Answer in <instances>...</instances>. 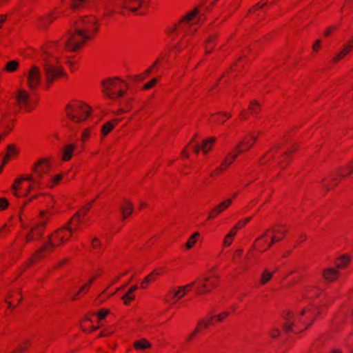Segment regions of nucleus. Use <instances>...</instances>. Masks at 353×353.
Segmentation results:
<instances>
[{"mask_svg":"<svg viewBox=\"0 0 353 353\" xmlns=\"http://www.w3.org/2000/svg\"><path fill=\"white\" fill-rule=\"evenodd\" d=\"M294 314L288 312L285 316L286 323L283 325V330L285 332H301L306 330L315 319L314 308L303 309L296 319H293Z\"/></svg>","mask_w":353,"mask_h":353,"instance_id":"obj_1","label":"nucleus"},{"mask_svg":"<svg viewBox=\"0 0 353 353\" xmlns=\"http://www.w3.org/2000/svg\"><path fill=\"white\" fill-rule=\"evenodd\" d=\"M298 148L296 144H293L285 151H281L277 146H274L261 157L259 165H263L272 160H276L280 169L284 170L291 162L290 155L294 153Z\"/></svg>","mask_w":353,"mask_h":353,"instance_id":"obj_2","label":"nucleus"},{"mask_svg":"<svg viewBox=\"0 0 353 353\" xmlns=\"http://www.w3.org/2000/svg\"><path fill=\"white\" fill-rule=\"evenodd\" d=\"M83 221L82 219L74 214L65 225L52 233V238L56 243H61V245L65 243L72 237L73 234L78 230Z\"/></svg>","mask_w":353,"mask_h":353,"instance_id":"obj_3","label":"nucleus"},{"mask_svg":"<svg viewBox=\"0 0 353 353\" xmlns=\"http://www.w3.org/2000/svg\"><path fill=\"white\" fill-rule=\"evenodd\" d=\"M67 117L75 123L85 121L92 112L91 108L84 102L80 101H72L65 107Z\"/></svg>","mask_w":353,"mask_h":353,"instance_id":"obj_4","label":"nucleus"},{"mask_svg":"<svg viewBox=\"0 0 353 353\" xmlns=\"http://www.w3.org/2000/svg\"><path fill=\"white\" fill-rule=\"evenodd\" d=\"M199 12V8H195L192 11L188 12L178 23L168 27L166 30L167 33L171 34L174 32H182L183 30L195 32L196 28L193 25L196 21Z\"/></svg>","mask_w":353,"mask_h":353,"instance_id":"obj_5","label":"nucleus"},{"mask_svg":"<svg viewBox=\"0 0 353 353\" xmlns=\"http://www.w3.org/2000/svg\"><path fill=\"white\" fill-rule=\"evenodd\" d=\"M127 90V83L119 78L108 79L103 81V91L111 99L124 96Z\"/></svg>","mask_w":353,"mask_h":353,"instance_id":"obj_6","label":"nucleus"},{"mask_svg":"<svg viewBox=\"0 0 353 353\" xmlns=\"http://www.w3.org/2000/svg\"><path fill=\"white\" fill-rule=\"evenodd\" d=\"M353 172V159L350 161L347 165L341 166L334 172L331 173L328 176L322 181L323 186L330 190L336 187L341 181Z\"/></svg>","mask_w":353,"mask_h":353,"instance_id":"obj_7","label":"nucleus"},{"mask_svg":"<svg viewBox=\"0 0 353 353\" xmlns=\"http://www.w3.org/2000/svg\"><path fill=\"white\" fill-rule=\"evenodd\" d=\"M75 26L90 40L97 36L100 24L96 17L90 15L78 19Z\"/></svg>","mask_w":353,"mask_h":353,"instance_id":"obj_8","label":"nucleus"},{"mask_svg":"<svg viewBox=\"0 0 353 353\" xmlns=\"http://www.w3.org/2000/svg\"><path fill=\"white\" fill-rule=\"evenodd\" d=\"M16 105L26 112L33 111L38 104L37 98L30 95L27 90L19 89L15 94Z\"/></svg>","mask_w":353,"mask_h":353,"instance_id":"obj_9","label":"nucleus"},{"mask_svg":"<svg viewBox=\"0 0 353 353\" xmlns=\"http://www.w3.org/2000/svg\"><path fill=\"white\" fill-rule=\"evenodd\" d=\"M61 243H56L52 238V234L49 236L48 240L43 245L36 251L32 257L26 262V266L30 267L44 259L47 255L52 253L55 248L61 245Z\"/></svg>","mask_w":353,"mask_h":353,"instance_id":"obj_10","label":"nucleus"},{"mask_svg":"<svg viewBox=\"0 0 353 353\" xmlns=\"http://www.w3.org/2000/svg\"><path fill=\"white\" fill-rule=\"evenodd\" d=\"M61 243H56L52 238V234L49 236L48 240L43 245L36 251L32 257L26 262V266L30 267L44 259L47 255L52 253L55 248L61 245Z\"/></svg>","mask_w":353,"mask_h":353,"instance_id":"obj_11","label":"nucleus"},{"mask_svg":"<svg viewBox=\"0 0 353 353\" xmlns=\"http://www.w3.org/2000/svg\"><path fill=\"white\" fill-rule=\"evenodd\" d=\"M195 282L188 283L183 286H173L165 294L164 300L167 303L174 304L190 292Z\"/></svg>","mask_w":353,"mask_h":353,"instance_id":"obj_12","label":"nucleus"},{"mask_svg":"<svg viewBox=\"0 0 353 353\" xmlns=\"http://www.w3.org/2000/svg\"><path fill=\"white\" fill-rule=\"evenodd\" d=\"M89 39L76 27V29L69 34L65 44V48L70 52H76L83 48Z\"/></svg>","mask_w":353,"mask_h":353,"instance_id":"obj_13","label":"nucleus"},{"mask_svg":"<svg viewBox=\"0 0 353 353\" xmlns=\"http://www.w3.org/2000/svg\"><path fill=\"white\" fill-rule=\"evenodd\" d=\"M46 89H49L52 83L66 75L61 66L53 65L50 63H46L44 65Z\"/></svg>","mask_w":353,"mask_h":353,"instance_id":"obj_14","label":"nucleus"},{"mask_svg":"<svg viewBox=\"0 0 353 353\" xmlns=\"http://www.w3.org/2000/svg\"><path fill=\"white\" fill-rule=\"evenodd\" d=\"M52 165L48 158L43 157L37 160L32 167V175L34 179L42 182L43 178L51 170Z\"/></svg>","mask_w":353,"mask_h":353,"instance_id":"obj_15","label":"nucleus"},{"mask_svg":"<svg viewBox=\"0 0 353 353\" xmlns=\"http://www.w3.org/2000/svg\"><path fill=\"white\" fill-rule=\"evenodd\" d=\"M259 137L258 132H250L245 134L236 144L234 150L240 155L252 149Z\"/></svg>","mask_w":353,"mask_h":353,"instance_id":"obj_16","label":"nucleus"},{"mask_svg":"<svg viewBox=\"0 0 353 353\" xmlns=\"http://www.w3.org/2000/svg\"><path fill=\"white\" fill-rule=\"evenodd\" d=\"M27 86L32 92L35 91L40 85L41 81V73L40 69L36 66H32L27 74Z\"/></svg>","mask_w":353,"mask_h":353,"instance_id":"obj_17","label":"nucleus"},{"mask_svg":"<svg viewBox=\"0 0 353 353\" xmlns=\"http://www.w3.org/2000/svg\"><path fill=\"white\" fill-rule=\"evenodd\" d=\"M48 221V219H46L34 225L27 234L25 238L26 243L39 240L43 236Z\"/></svg>","mask_w":353,"mask_h":353,"instance_id":"obj_18","label":"nucleus"},{"mask_svg":"<svg viewBox=\"0 0 353 353\" xmlns=\"http://www.w3.org/2000/svg\"><path fill=\"white\" fill-rule=\"evenodd\" d=\"M219 284V277L216 275H211L205 277L199 283L197 288L198 294H204L212 291Z\"/></svg>","mask_w":353,"mask_h":353,"instance_id":"obj_19","label":"nucleus"},{"mask_svg":"<svg viewBox=\"0 0 353 353\" xmlns=\"http://www.w3.org/2000/svg\"><path fill=\"white\" fill-rule=\"evenodd\" d=\"M273 244L274 243H272V240L270 237V232L267 230L263 234L255 240L254 248L257 251L263 252L270 248Z\"/></svg>","mask_w":353,"mask_h":353,"instance_id":"obj_20","label":"nucleus"},{"mask_svg":"<svg viewBox=\"0 0 353 353\" xmlns=\"http://www.w3.org/2000/svg\"><path fill=\"white\" fill-rule=\"evenodd\" d=\"M101 275L99 272L97 274H95L92 277H91L76 293L68 294V298L72 301H75L80 299L84 294L88 293L90 288L91 287L93 282Z\"/></svg>","mask_w":353,"mask_h":353,"instance_id":"obj_21","label":"nucleus"},{"mask_svg":"<svg viewBox=\"0 0 353 353\" xmlns=\"http://www.w3.org/2000/svg\"><path fill=\"white\" fill-rule=\"evenodd\" d=\"M321 276L325 282L334 283L339 279L341 272L334 267H327L321 270Z\"/></svg>","mask_w":353,"mask_h":353,"instance_id":"obj_22","label":"nucleus"},{"mask_svg":"<svg viewBox=\"0 0 353 353\" xmlns=\"http://www.w3.org/2000/svg\"><path fill=\"white\" fill-rule=\"evenodd\" d=\"M268 230L270 232V237L272 240V243L274 244L283 240L288 231V228L283 225L278 226L273 229H269Z\"/></svg>","mask_w":353,"mask_h":353,"instance_id":"obj_23","label":"nucleus"},{"mask_svg":"<svg viewBox=\"0 0 353 353\" xmlns=\"http://www.w3.org/2000/svg\"><path fill=\"white\" fill-rule=\"evenodd\" d=\"M215 141H216V138L210 137V138L203 141L201 145H194L192 146L193 152L196 154H199V152L200 151H202L204 154H207L212 150Z\"/></svg>","mask_w":353,"mask_h":353,"instance_id":"obj_24","label":"nucleus"},{"mask_svg":"<svg viewBox=\"0 0 353 353\" xmlns=\"http://www.w3.org/2000/svg\"><path fill=\"white\" fill-rule=\"evenodd\" d=\"M352 257L349 254H342L334 260V268L340 272V270H346L350 265Z\"/></svg>","mask_w":353,"mask_h":353,"instance_id":"obj_25","label":"nucleus"},{"mask_svg":"<svg viewBox=\"0 0 353 353\" xmlns=\"http://www.w3.org/2000/svg\"><path fill=\"white\" fill-rule=\"evenodd\" d=\"M60 14L57 11H53L48 14L41 17L38 20V26L41 28H46L54 20H56Z\"/></svg>","mask_w":353,"mask_h":353,"instance_id":"obj_26","label":"nucleus"},{"mask_svg":"<svg viewBox=\"0 0 353 353\" xmlns=\"http://www.w3.org/2000/svg\"><path fill=\"white\" fill-rule=\"evenodd\" d=\"M232 117L230 112H219L211 114L209 121L214 125H222Z\"/></svg>","mask_w":353,"mask_h":353,"instance_id":"obj_27","label":"nucleus"},{"mask_svg":"<svg viewBox=\"0 0 353 353\" xmlns=\"http://www.w3.org/2000/svg\"><path fill=\"white\" fill-rule=\"evenodd\" d=\"M22 299L21 291L20 289H16L11 291L6 298V303L10 307H16Z\"/></svg>","mask_w":353,"mask_h":353,"instance_id":"obj_28","label":"nucleus"},{"mask_svg":"<svg viewBox=\"0 0 353 353\" xmlns=\"http://www.w3.org/2000/svg\"><path fill=\"white\" fill-rule=\"evenodd\" d=\"M164 271L163 269H156L154 270L150 274L145 277V279L141 283V288L146 289L149 284L155 281L157 278L159 276H161L164 274Z\"/></svg>","mask_w":353,"mask_h":353,"instance_id":"obj_29","label":"nucleus"},{"mask_svg":"<svg viewBox=\"0 0 353 353\" xmlns=\"http://www.w3.org/2000/svg\"><path fill=\"white\" fill-rule=\"evenodd\" d=\"M15 123L13 119H9L6 117H3L2 119L0 121V128L3 130L2 132L3 138L6 137L9 133L12 132L14 129Z\"/></svg>","mask_w":353,"mask_h":353,"instance_id":"obj_30","label":"nucleus"},{"mask_svg":"<svg viewBox=\"0 0 353 353\" xmlns=\"http://www.w3.org/2000/svg\"><path fill=\"white\" fill-rule=\"evenodd\" d=\"M76 148L75 143H68L63 146L61 159L63 162L69 161L73 157Z\"/></svg>","mask_w":353,"mask_h":353,"instance_id":"obj_31","label":"nucleus"},{"mask_svg":"<svg viewBox=\"0 0 353 353\" xmlns=\"http://www.w3.org/2000/svg\"><path fill=\"white\" fill-rule=\"evenodd\" d=\"M184 35L181 40L176 45L175 50L176 52H179L182 50L187 48L192 43V40L190 36L192 35L194 32H190L187 30H183Z\"/></svg>","mask_w":353,"mask_h":353,"instance_id":"obj_32","label":"nucleus"},{"mask_svg":"<svg viewBox=\"0 0 353 353\" xmlns=\"http://www.w3.org/2000/svg\"><path fill=\"white\" fill-rule=\"evenodd\" d=\"M134 207L130 201L123 199L120 204V211L122 215V220L128 219L133 212Z\"/></svg>","mask_w":353,"mask_h":353,"instance_id":"obj_33","label":"nucleus"},{"mask_svg":"<svg viewBox=\"0 0 353 353\" xmlns=\"http://www.w3.org/2000/svg\"><path fill=\"white\" fill-rule=\"evenodd\" d=\"M30 179H31L30 175L26 174L21 177L17 178L14 180L13 185L12 186V190L14 196H16L17 197H20L23 196V194L21 193L20 192L21 190V184L23 181Z\"/></svg>","mask_w":353,"mask_h":353,"instance_id":"obj_34","label":"nucleus"},{"mask_svg":"<svg viewBox=\"0 0 353 353\" xmlns=\"http://www.w3.org/2000/svg\"><path fill=\"white\" fill-rule=\"evenodd\" d=\"M123 6L129 10L136 12L141 7H148V4L143 0H125Z\"/></svg>","mask_w":353,"mask_h":353,"instance_id":"obj_35","label":"nucleus"},{"mask_svg":"<svg viewBox=\"0 0 353 353\" xmlns=\"http://www.w3.org/2000/svg\"><path fill=\"white\" fill-rule=\"evenodd\" d=\"M17 154L18 150L14 145L10 144L8 145L6 153L1 165V170L3 169V166L6 165L12 158L17 157Z\"/></svg>","mask_w":353,"mask_h":353,"instance_id":"obj_36","label":"nucleus"},{"mask_svg":"<svg viewBox=\"0 0 353 353\" xmlns=\"http://www.w3.org/2000/svg\"><path fill=\"white\" fill-rule=\"evenodd\" d=\"M239 154L234 149L227 155L225 159L220 165L221 169L225 171L235 161Z\"/></svg>","mask_w":353,"mask_h":353,"instance_id":"obj_37","label":"nucleus"},{"mask_svg":"<svg viewBox=\"0 0 353 353\" xmlns=\"http://www.w3.org/2000/svg\"><path fill=\"white\" fill-rule=\"evenodd\" d=\"M239 154L234 149L227 155L225 159L220 165L221 169L225 171L235 161Z\"/></svg>","mask_w":353,"mask_h":353,"instance_id":"obj_38","label":"nucleus"},{"mask_svg":"<svg viewBox=\"0 0 353 353\" xmlns=\"http://www.w3.org/2000/svg\"><path fill=\"white\" fill-rule=\"evenodd\" d=\"M323 292V290L315 285L307 286L305 289V295L308 299L319 297Z\"/></svg>","mask_w":353,"mask_h":353,"instance_id":"obj_39","label":"nucleus"},{"mask_svg":"<svg viewBox=\"0 0 353 353\" xmlns=\"http://www.w3.org/2000/svg\"><path fill=\"white\" fill-rule=\"evenodd\" d=\"M119 119H112L105 122L101 127V134L108 135L119 123Z\"/></svg>","mask_w":353,"mask_h":353,"instance_id":"obj_40","label":"nucleus"},{"mask_svg":"<svg viewBox=\"0 0 353 353\" xmlns=\"http://www.w3.org/2000/svg\"><path fill=\"white\" fill-rule=\"evenodd\" d=\"M276 272V270L270 271L268 268L264 269L261 272L259 278V284L261 285H264L268 283L272 279L273 275Z\"/></svg>","mask_w":353,"mask_h":353,"instance_id":"obj_41","label":"nucleus"},{"mask_svg":"<svg viewBox=\"0 0 353 353\" xmlns=\"http://www.w3.org/2000/svg\"><path fill=\"white\" fill-rule=\"evenodd\" d=\"M93 130H94V128L92 127H88V128H85L82 131V132L81 134V137H80V141L82 143V145L81 146V151L84 150L85 143H87L90 140V139L92 134Z\"/></svg>","mask_w":353,"mask_h":353,"instance_id":"obj_42","label":"nucleus"},{"mask_svg":"<svg viewBox=\"0 0 353 353\" xmlns=\"http://www.w3.org/2000/svg\"><path fill=\"white\" fill-rule=\"evenodd\" d=\"M137 290L136 285H132L128 292L122 296V300L125 305H129L135 299L134 292Z\"/></svg>","mask_w":353,"mask_h":353,"instance_id":"obj_43","label":"nucleus"},{"mask_svg":"<svg viewBox=\"0 0 353 353\" xmlns=\"http://www.w3.org/2000/svg\"><path fill=\"white\" fill-rule=\"evenodd\" d=\"M133 347L137 350H145L152 347V343L146 339H141L133 343Z\"/></svg>","mask_w":353,"mask_h":353,"instance_id":"obj_44","label":"nucleus"},{"mask_svg":"<svg viewBox=\"0 0 353 353\" xmlns=\"http://www.w3.org/2000/svg\"><path fill=\"white\" fill-rule=\"evenodd\" d=\"M30 178L31 179L26 180V181L30 182V184L27 189V192L23 194V196H27L31 191L34 190H39L41 188L42 182L34 179V177H33L32 175H30Z\"/></svg>","mask_w":353,"mask_h":353,"instance_id":"obj_45","label":"nucleus"},{"mask_svg":"<svg viewBox=\"0 0 353 353\" xmlns=\"http://www.w3.org/2000/svg\"><path fill=\"white\" fill-rule=\"evenodd\" d=\"M228 316H229V313L228 312H223L216 314V315L208 316V317L212 325H214L218 323L222 322Z\"/></svg>","mask_w":353,"mask_h":353,"instance_id":"obj_46","label":"nucleus"},{"mask_svg":"<svg viewBox=\"0 0 353 353\" xmlns=\"http://www.w3.org/2000/svg\"><path fill=\"white\" fill-rule=\"evenodd\" d=\"M32 346V340L28 339L25 340L18 347L14 349L12 353H25Z\"/></svg>","mask_w":353,"mask_h":353,"instance_id":"obj_47","label":"nucleus"},{"mask_svg":"<svg viewBox=\"0 0 353 353\" xmlns=\"http://www.w3.org/2000/svg\"><path fill=\"white\" fill-rule=\"evenodd\" d=\"M216 35H212L208 38L205 43V52L210 54L213 50L216 43Z\"/></svg>","mask_w":353,"mask_h":353,"instance_id":"obj_48","label":"nucleus"},{"mask_svg":"<svg viewBox=\"0 0 353 353\" xmlns=\"http://www.w3.org/2000/svg\"><path fill=\"white\" fill-rule=\"evenodd\" d=\"M212 326V324L208 316L199 320L195 327V330L200 333L203 330L207 329L208 327Z\"/></svg>","mask_w":353,"mask_h":353,"instance_id":"obj_49","label":"nucleus"},{"mask_svg":"<svg viewBox=\"0 0 353 353\" xmlns=\"http://www.w3.org/2000/svg\"><path fill=\"white\" fill-rule=\"evenodd\" d=\"M261 110V105L256 100H253L250 102L248 110L252 115H257L260 113Z\"/></svg>","mask_w":353,"mask_h":353,"instance_id":"obj_50","label":"nucleus"},{"mask_svg":"<svg viewBox=\"0 0 353 353\" xmlns=\"http://www.w3.org/2000/svg\"><path fill=\"white\" fill-rule=\"evenodd\" d=\"M159 63V60H156L152 65L147 68L141 74L143 79L149 77L151 74L157 73L158 71L157 65Z\"/></svg>","mask_w":353,"mask_h":353,"instance_id":"obj_51","label":"nucleus"},{"mask_svg":"<svg viewBox=\"0 0 353 353\" xmlns=\"http://www.w3.org/2000/svg\"><path fill=\"white\" fill-rule=\"evenodd\" d=\"M200 233L199 232H195L194 233H193L188 239L185 243V248L188 250H190L191 248H192L197 242Z\"/></svg>","mask_w":353,"mask_h":353,"instance_id":"obj_52","label":"nucleus"},{"mask_svg":"<svg viewBox=\"0 0 353 353\" xmlns=\"http://www.w3.org/2000/svg\"><path fill=\"white\" fill-rule=\"evenodd\" d=\"M351 50L345 45L343 48L338 52L332 59V62L336 63L345 57Z\"/></svg>","mask_w":353,"mask_h":353,"instance_id":"obj_53","label":"nucleus"},{"mask_svg":"<svg viewBox=\"0 0 353 353\" xmlns=\"http://www.w3.org/2000/svg\"><path fill=\"white\" fill-rule=\"evenodd\" d=\"M91 321L88 319L83 320L81 323V329L85 332H91L99 328V326L94 327L91 326Z\"/></svg>","mask_w":353,"mask_h":353,"instance_id":"obj_54","label":"nucleus"},{"mask_svg":"<svg viewBox=\"0 0 353 353\" xmlns=\"http://www.w3.org/2000/svg\"><path fill=\"white\" fill-rule=\"evenodd\" d=\"M91 0H71V8L79 9L85 7Z\"/></svg>","mask_w":353,"mask_h":353,"instance_id":"obj_55","label":"nucleus"},{"mask_svg":"<svg viewBox=\"0 0 353 353\" xmlns=\"http://www.w3.org/2000/svg\"><path fill=\"white\" fill-rule=\"evenodd\" d=\"M19 65V63L17 61L12 60V61H8L6 63V65L4 68V70H5V71H6L8 72H15L18 69Z\"/></svg>","mask_w":353,"mask_h":353,"instance_id":"obj_56","label":"nucleus"},{"mask_svg":"<svg viewBox=\"0 0 353 353\" xmlns=\"http://www.w3.org/2000/svg\"><path fill=\"white\" fill-rule=\"evenodd\" d=\"M232 203V199H227L215 205L221 213L225 212Z\"/></svg>","mask_w":353,"mask_h":353,"instance_id":"obj_57","label":"nucleus"},{"mask_svg":"<svg viewBox=\"0 0 353 353\" xmlns=\"http://www.w3.org/2000/svg\"><path fill=\"white\" fill-rule=\"evenodd\" d=\"M93 201H91L88 203L85 206L81 208L76 214L75 215L77 216L79 218L82 219L83 220L84 217L86 216L89 210H90L92 205Z\"/></svg>","mask_w":353,"mask_h":353,"instance_id":"obj_58","label":"nucleus"},{"mask_svg":"<svg viewBox=\"0 0 353 353\" xmlns=\"http://www.w3.org/2000/svg\"><path fill=\"white\" fill-rule=\"evenodd\" d=\"M341 11L347 14L353 13V0H345Z\"/></svg>","mask_w":353,"mask_h":353,"instance_id":"obj_59","label":"nucleus"},{"mask_svg":"<svg viewBox=\"0 0 353 353\" xmlns=\"http://www.w3.org/2000/svg\"><path fill=\"white\" fill-rule=\"evenodd\" d=\"M110 313V310L109 309L101 308L97 312L94 313L93 315L97 316L98 321H101L104 319Z\"/></svg>","mask_w":353,"mask_h":353,"instance_id":"obj_60","label":"nucleus"},{"mask_svg":"<svg viewBox=\"0 0 353 353\" xmlns=\"http://www.w3.org/2000/svg\"><path fill=\"white\" fill-rule=\"evenodd\" d=\"M243 61L244 58H239L237 62L231 68V70L228 72V74L232 75L233 72L240 71L241 69L243 67Z\"/></svg>","mask_w":353,"mask_h":353,"instance_id":"obj_61","label":"nucleus"},{"mask_svg":"<svg viewBox=\"0 0 353 353\" xmlns=\"http://www.w3.org/2000/svg\"><path fill=\"white\" fill-rule=\"evenodd\" d=\"M221 214V211L218 210V208L214 206L212 208L208 215L207 221H211L216 218H217Z\"/></svg>","mask_w":353,"mask_h":353,"instance_id":"obj_62","label":"nucleus"},{"mask_svg":"<svg viewBox=\"0 0 353 353\" xmlns=\"http://www.w3.org/2000/svg\"><path fill=\"white\" fill-rule=\"evenodd\" d=\"M63 175L62 174H58L51 177L48 186L50 188L57 185L63 179Z\"/></svg>","mask_w":353,"mask_h":353,"instance_id":"obj_63","label":"nucleus"},{"mask_svg":"<svg viewBox=\"0 0 353 353\" xmlns=\"http://www.w3.org/2000/svg\"><path fill=\"white\" fill-rule=\"evenodd\" d=\"M266 5H267V1L266 0H261V1L257 3L256 5L252 6L251 8H250L249 12L254 13L258 10L263 8Z\"/></svg>","mask_w":353,"mask_h":353,"instance_id":"obj_64","label":"nucleus"}]
</instances>
